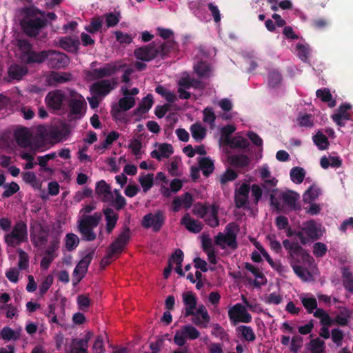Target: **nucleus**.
I'll return each instance as SVG.
<instances>
[{
	"label": "nucleus",
	"mask_w": 353,
	"mask_h": 353,
	"mask_svg": "<svg viewBox=\"0 0 353 353\" xmlns=\"http://www.w3.org/2000/svg\"><path fill=\"white\" fill-rule=\"evenodd\" d=\"M291 267L296 275L304 281H307L308 278L311 276L310 272L301 265H291Z\"/></svg>",
	"instance_id": "nucleus-55"
},
{
	"label": "nucleus",
	"mask_w": 353,
	"mask_h": 353,
	"mask_svg": "<svg viewBox=\"0 0 353 353\" xmlns=\"http://www.w3.org/2000/svg\"><path fill=\"white\" fill-rule=\"evenodd\" d=\"M183 258V252L181 249H176L168 259V262L172 265L173 263H175L176 265H182Z\"/></svg>",
	"instance_id": "nucleus-62"
},
{
	"label": "nucleus",
	"mask_w": 353,
	"mask_h": 353,
	"mask_svg": "<svg viewBox=\"0 0 353 353\" xmlns=\"http://www.w3.org/2000/svg\"><path fill=\"white\" fill-rule=\"evenodd\" d=\"M117 41L121 44H130L132 42L130 34L117 30L114 32Z\"/></svg>",
	"instance_id": "nucleus-64"
},
{
	"label": "nucleus",
	"mask_w": 353,
	"mask_h": 353,
	"mask_svg": "<svg viewBox=\"0 0 353 353\" xmlns=\"http://www.w3.org/2000/svg\"><path fill=\"white\" fill-rule=\"evenodd\" d=\"M0 335L1 337L6 341H16L19 339V335L10 327H4L0 332Z\"/></svg>",
	"instance_id": "nucleus-57"
},
{
	"label": "nucleus",
	"mask_w": 353,
	"mask_h": 353,
	"mask_svg": "<svg viewBox=\"0 0 353 353\" xmlns=\"http://www.w3.org/2000/svg\"><path fill=\"white\" fill-rule=\"evenodd\" d=\"M95 190L103 201L108 202L112 200L111 188L104 180H101L97 183Z\"/></svg>",
	"instance_id": "nucleus-20"
},
{
	"label": "nucleus",
	"mask_w": 353,
	"mask_h": 353,
	"mask_svg": "<svg viewBox=\"0 0 353 353\" xmlns=\"http://www.w3.org/2000/svg\"><path fill=\"white\" fill-rule=\"evenodd\" d=\"M47 58V50L37 52L32 50L27 54L26 58H23L21 61L27 65H31L33 63H42L46 61Z\"/></svg>",
	"instance_id": "nucleus-19"
},
{
	"label": "nucleus",
	"mask_w": 353,
	"mask_h": 353,
	"mask_svg": "<svg viewBox=\"0 0 353 353\" xmlns=\"http://www.w3.org/2000/svg\"><path fill=\"white\" fill-rule=\"evenodd\" d=\"M94 252V249L92 250L81 259L74 269L73 274L75 275L79 274L80 275H83V276H85L88 271L89 265L93 259Z\"/></svg>",
	"instance_id": "nucleus-18"
},
{
	"label": "nucleus",
	"mask_w": 353,
	"mask_h": 353,
	"mask_svg": "<svg viewBox=\"0 0 353 353\" xmlns=\"http://www.w3.org/2000/svg\"><path fill=\"white\" fill-rule=\"evenodd\" d=\"M290 179L291 180L297 184L301 183L305 176V171L301 167H294L290 170Z\"/></svg>",
	"instance_id": "nucleus-40"
},
{
	"label": "nucleus",
	"mask_w": 353,
	"mask_h": 353,
	"mask_svg": "<svg viewBox=\"0 0 353 353\" xmlns=\"http://www.w3.org/2000/svg\"><path fill=\"white\" fill-rule=\"evenodd\" d=\"M113 85L108 79H102L92 84L90 92L96 95L105 97L108 95L114 88L117 82L112 80Z\"/></svg>",
	"instance_id": "nucleus-14"
},
{
	"label": "nucleus",
	"mask_w": 353,
	"mask_h": 353,
	"mask_svg": "<svg viewBox=\"0 0 353 353\" xmlns=\"http://www.w3.org/2000/svg\"><path fill=\"white\" fill-rule=\"evenodd\" d=\"M268 85L272 88L278 86L282 80V76L278 71H271L268 73Z\"/></svg>",
	"instance_id": "nucleus-54"
},
{
	"label": "nucleus",
	"mask_w": 353,
	"mask_h": 353,
	"mask_svg": "<svg viewBox=\"0 0 353 353\" xmlns=\"http://www.w3.org/2000/svg\"><path fill=\"white\" fill-rule=\"evenodd\" d=\"M106 337V334H99L93 345V350L95 353H104V339Z\"/></svg>",
	"instance_id": "nucleus-58"
},
{
	"label": "nucleus",
	"mask_w": 353,
	"mask_h": 353,
	"mask_svg": "<svg viewBox=\"0 0 353 353\" xmlns=\"http://www.w3.org/2000/svg\"><path fill=\"white\" fill-rule=\"evenodd\" d=\"M59 243L60 233L59 232H52L51 234V240L50 241V244L45 251V254L56 258L57 254L55 252L59 248Z\"/></svg>",
	"instance_id": "nucleus-29"
},
{
	"label": "nucleus",
	"mask_w": 353,
	"mask_h": 353,
	"mask_svg": "<svg viewBox=\"0 0 353 353\" xmlns=\"http://www.w3.org/2000/svg\"><path fill=\"white\" fill-rule=\"evenodd\" d=\"M277 180L275 178L266 179L263 180L262 188L265 194L273 193L275 191L274 188L276 185Z\"/></svg>",
	"instance_id": "nucleus-60"
},
{
	"label": "nucleus",
	"mask_w": 353,
	"mask_h": 353,
	"mask_svg": "<svg viewBox=\"0 0 353 353\" xmlns=\"http://www.w3.org/2000/svg\"><path fill=\"white\" fill-rule=\"evenodd\" d=\"M21 13L23 17L21 26L23 32L31 37H37L40 31L48 26L46 12L30 6L21 8Z\"/></svg>",
	"instance_id": "nucleus-1"
},
{
	"label": "nucleus",
	"mask_w": 353,
	"mask_h": 353,
	"mask_svg": "<svg viewBox=\"0 0 353 353\" xmlns=\"http://www.w3.org/2000/svg\"><path fill=\"white\" fill-rule=\"evenodd\" d=\"M302 230L312 241H316L321 236L320 228L316 222L314 220L308 221L303 224Z\"/></svg>",
	"instance_id": "nucleus-17"
},
{
	"label": "nucleus",
	"mask_w": 353,
	"mask_h": 353,
	"mask_svg": "<svg viewBox=\"0 0 353 353\" xmlns=\"http://www.w3.org/2000/svg\"><path fill=\"white\" fill-rule=\"evenodd\" d=\"M257 249L274 270H275L279 273H283L285 271V268L281 264V263L280 261H274L273 259L270 256V254L262 245H259V247H257Z\"/></svg>",
	"instance_id": "nucleus-30"
},
{
	"label": "nucleus",
	"mask_w": 353,
	"mask_h": 353,
	"mask_svg": "<svg viewBox=\"0 0 353 353\" xmlns=\"http://www.w3.org/2000/svg\"><path fill=\"white\" fill-rule=\"evenodd\" d=\"M224 143L232 149H246L250 146L248 140L241 136L228 138Z\"/></svg>",
	"instance_id": "nucleus-26"
},
{
	"label": "nucleus",
	"mask_w": 353,
	"mask_h": 353,
	"mask_svg": "<svg viewBox=\"0 0 353 353\" xmlns=\"http://www.w3.org/2000/svg\"><path fill=\"white\" fill-rule=\"evenodd\" d=\"M79 42L77 39L71 37H63L59 40L60 47L68 52H74L77 50Z\"/></svg>",
	"instance_id": "nucleus-37"
},
{
	"label": "nucleus",
	"mask_w": 353,
	"mask_h": 353,
	"mask_svg": "<svg viewBox=\"0 0 353 353\" xmlns=\"http://www.w3.org/2000/svg\"><path fill=\"white\" fill-rule=\"evenodd\" d=\"M70 353H88V347L78 341V338H75L71 341Z\"/></svg>",
	"instance_id": "nucleus-49"
},
{
	"label": "nucleus",
	"mask_w": 353,
	"mask_h": 353,
	"mask_svg": "<svg viewBox=\"0 0 353 353\" xmlns=\"http://www.w3.org/2000/svg\"><path fill=\"white\" fill-rule=\"evenodd\" d=\"M79 243V239L75 234L68 233L65 237V246L68 251L74 250Z\"/></svg>",
	"instance_id": "nucleus-42"
},
{
	"label": "nucleus",
	"mask_w": 353,
	"mask_h": 353,
	"mask_svg": "<svg viewBox=\"0 0 353 353\" xmlns=\"http://www.w3.org/2000/svg\"><path fill=\"white\" fill-rule=\"evenodd\" d=\"M321 194V190L315 186H310L303 194V200L305 203H311Z\"/></svg>",
	"instance_id": "nucleus-39"
},
{
	"label": "nucleus",
	"mask_w": 353,
	"mask_h": 353,
	"mask_svg": "<svg viewBox=\"0 0 353 353\" xmlns=\"http://www.w3.org/2000/svg\"><path fill=\"white\" fill-rule=\"evenodd\" d=\"M203 122L208 123L210 125V128H213L215 125L214 122L216 119V117L213 111V109L211 107H206L203 110Z\"/></svg>",
	"instance_id": "nucleus-47"
},
{
	"label": "nucleus",
	"mask_w": 353,
	"mask_h": 353,
	"mask_svg": "<svg viewBox=\"0 0 353 353\" xmlns=\"http://www.w3.org/2000/svg\"><path fill=\"white\" fill-rule=\"evenodd\" d=\"M325 343L319 338L312 339L307 344V348L311 350L312 353H318L325 351Z\"/></svg>",
	"instance_id": "nucleus-46"
},
{
	"label": "nucleus",
	"mask_w": 353,
	"mask_h": 353,
	"mask_svg": "<svg viewBox=\"0 0 353 353\" xmlns=\"http://www.w3.org/2000/svg\"><path fill=\"white\" fill-rule=\"evenodd\" d=\"M281 199H282L283 203L288 207L289 209L293 210H297L301 208V207L296 205V201L299 199V194L293 191L290 192H283L281 194Z\"/></svg>",
	"instance_id": "nucleus-23"
},
{
	"label": "nucleus",
	"mask_w": 353,
	"mask_h": 353,
	"mask_svg": "<svg viewBox=\"0 0 353 353\" xmlns=\"http://www.w3.org/2000/svg\"><path fill=\"white\" fill-rule=\"evenodd\" d=\"M192 137L196 142H201L206 136L207 130L200 123H195L190 127Z\"/></svg>",
	"instance_id": "nucleus-36"
},
{
	"label": "nucleus",
	"mask_w": 353,
	"mask_h": 353,
	"mask_svg": "<svg viewBox=\"0 0 353 353\" xmlns=\"http://www.w3.org/2000/svg\"><path fill=\"white\" fill-rule=\"evenodd\" d=\"M343 285L349 292L353 293V274L348 267L341 268Z\"/></svg>",
	"instance_id": "nucleus-31"
},
{
	"label": "nucleus",
	"mask_w": 353,
	"mask_h": 353,
	"mask_svg": "<svg viewBox=\"0 0 353 353\" xmlns=\"http://www.w3.org/2000/svg\"><path fill=\"white\" fill-rule=\"evenodd\" d=\"M303 337L299 335L294 336L291 340L290 350L293 353H298L303 345Z\"/></svg>",
	"instance_id": "nucleus-63"
},
{
	"label": "nucleus",
	"mask_w": 353,
	"mask_h": 353,
	"mask_svg": "<svg viewBox=\"0 0 353 353\" xmlns=\"http://www.w3.org/2000/svg\"><path fill=\"white\" fill-rule=\"evenodd\" d=\"M153 105V98L152 94H149L143 97L139 104L138 107L134 110V114H145L148 112Z\"/></svg>",
	"instance_id": "nucleus-33"
},
{
	"label": "nucleus",
	"mask_w": 353,
	"mask_h": 353,
	"mask_svg": "<svg viewBox=\"0 0 353 353\" xmlns=\"http://www.w3.org/2000/svg\"><path fill=\"white\" fill-rule=\"evenodd\" d=\"M101 219V214L95 212L92 215H84L79 222L78 230L82 239L87 241L96 239L97 235L94 228H97Z\"/></svg>",
	"instance_id": "nucleus-3"
},
{
	"label": "nucleus",
	"mask_w": 353,
	"mask_h": 353,
	"mask_svg": "<svg viewBox=\"0 0 353 353\" xmlns=\"http://www.w3.org/2000/svg\"><path fill=\"white\" fill-rule=\"evenodd\" d=\"M18 46L21 51L20 56L21 61L26 58L27 54L32 50V44L26 39H19L18 41Z\"/></svg>",
	"instance_id": "nucleus-51"
},
{
	"label": "nucleus",
	"mask_w": 353,
	"mask_h": 353,
	"mask_svg": "<svg viewBox=\"0 0 353 353\" xmlns=\"http://www.w3.org/2000/svg\"><path fill=\"white\" fill-rule=\"evenodd\" d=\"M65 96L61 90L50 92L46 97V102L48 108L59 110L62 108Z\"/></svg>",
	"instance_id": "nucleus-15"
},
{
	"label": "nucleus",
	"mask_w": 353,
	"mask_h": 353,
	"mask_svg": "<svg viewBox=\"0 0 353 353\" xmlns=\"http://www.w3.org/2000/svg\"><path fill=\"white\" fill-rule=\"evenodd\" d=\"M14 136L17 144L22 148L28 147L30 145L31 134L26 128L17 129L14 132Z\"/></svg>",
	"instance_id": "nucleus-21"
},
{
	"label": "nucleus",
	"mask_w": 353,
	"mask_h": 353,
	"mask_svg": "<svg viewBox=\"0 0 353 353\" xmlns=\"http://www.w3.org/2000/svg\"><path fill=\"white\" fill-rule=\"evenodd\" d=\"M200 332L192 325H187L177 330L174 336V342L179 346H183L186 342V339L194 340L198 339Z\"/></svg>",
	"instance_id": "nucleus-10"
},
{
	"label": "nucleus",
	"mask_w": 353,
	"mask_h": 353,
	"mask_svg": "<svg viewBox=\"0 0 353 353\" xmlns=\"http://www.w3.org/2000/svg\"><path fill=\"white\" fill-rule=\"evenodd\" d=\"M313 141L314 144L321 150H324L328 148L329 141L327 137L321 131H319L314 137Z\"/></svg>",
	"instance_id": "nucleus-41"
},
{
	"label": "nucleus",
	"mask_w": 353,
	"mask_h": 353,
	"mask_svg": "<svg viewBox=\"0 0 353 353\" xmlns=\"http://www.w3.org/2000/svg\"><path fill=\"white\" fill-rule=\"evenodd\" d=\"M155 92L163 97L168 102L174 103L176 100V95L170 90L165 88L163 85H157Z\"/></svg>",
	"instance_id": "nucleus-43"
},
{
	"label": "nucleus",
	"mask_w": 353,
	"mask_h": 353,
	"mask_svg": "<svg viewBox=\"0 0 353 353\" xmlns=\"http://www.w3.org/2000/svg\"><path fill=\"white\" fill-rule=\"evenodd\" d=\"M200 169L205 176H210L214 170L213 161L209 157H202L199 160Z\"/></svg>",
	"instance_id": "nucleus-35"
},
{
	"label": "nucleus",
	"mask_w": 353,
	"mask_h": 353,
	"mask_svg": "<svg viewBox=\"0 0 353 353\" xmlns=\"http://www.w3.org/2000/svg\"><path fill=\"white\" fill-rule=\"evenodd\" d=\"M181 224L188 231L194 234L199 233L203 229V224L199 221L192 218L189 213L185 214L182 217Z\"/></svg>",
	"instance_id": "nucleus-16"
},
{
	"label": "nucleus",
	"mask_w": 353,
	"mask_h": 353,
	"mask_svg": "<svg viewBox=\"0 0 353 353\" xmlns=\"http://www.w3.org/2000/svg\"><path fill=\"white\" fill-rule=\"evenodd\" d=\"M327 251V247L323 243L317 242L315 243L313 245V254L317 258L323 257L325 256Z\"/></svg>",
	"instance_id": "nucleus-59"
},
{
	"label": "nucleus",
	"mask_w": 353,
	"mask_h": 353,
	"mask_svg": "<svg viewBox=\"0 0 353 353\" xmlns=\"http://www.w3.org/2000/svg\"><path fill=\"white\" fill-rule=\"evenodd\" d=\"M228 161L233 167L244 168L249 165L250 159L245 154H234L228 157Z\"/></svg>",
	"instance_id": "nucleus-28"
},
{
	"label": "nucleus",
	"mask_w": 353,
	"mask_h": 353,
	"mask_svg": "<svg viewBox=\"0 0 353 353\" xmlns=\"http://www.w3.org/2000/svg\"><path fill=\"white\" fill-rule=\"evenodd\" d=\"M282 244L288 251L290 265H310L314 261L312 256L298 242H292L289 239H285Z\"/></svg>",
	"instance_id": "nucleus-2"
},
{
	"label": "nucleus",
	"mask_w": 353,
	"mask_h": 353,
	"mask_svg": "<svg viewBox=\"0 0 353 353\" xmlns=\"http://www.w3.org/2000/svg\"><path fill=\"white\" fill-rule=\"evenodd\" d=\"M237 329L245 341H254L256 339V335L250 326L241 325Z\"/></svg>",
	"instance_id": "nucleus-48"
},
{
	"label": "nucleus",
	"mask_w": 353,
	"mask_h": 353,
	"mask_svg": "<svg viewBox=\"0 0 353 353\" xmlns=\"http://www.w3.org/2000/svg\"><path fill=\"white\" fill-rule=\"evenodd\" d=\"M122 68L121 65L117 63H108L103 67L94 68L91 72V76L94 79H101L104 77H109L116 74Z\"/></svg>",
	"instance_id": "nucleus-13"
},
{
	"label": "nucleus",
	"mask_w": 353,
	"mask_h": 353,
	"mask_svg": "<svg viewBox=\"0 0 353 353\" xmlns=\"http://www.w3.org/2000/svg\"><path fill=\"white\" fill-rule=\"evenodd\" d=\"M183 301L185 305V316H189L194 314V310L196 308V298L192 292L183 293Z\"/></svg>",
	"instance_id": "nucleus-22"
},
{
	"label": "nucleus",
	"mask_w": 353,
	"mask_h": 353,
	"mask_svg": "<svg viewBox=\"0 0 353 353\" xmlns=\"http://www.w3.org/2000/svg\"><path fill=\"white\" fill-rule=\"evenodd\" d=\"M157 40L153 41L149 44L137 48L134 51V57L142 61L149 62L159 57V51L157 48Z\"/></svg>",
	"instance_id": "nucleus-8"
},
{
	"label": "nucleus",
	"mask_w": 353,
	"mask_h": 353,
	"mask_svg": "<svg viewBox=\"0 0 353 353\" xmlns=\"http://www.w3.org/2000/svg\"><path fill=\"white\" fill-rule=\"evenodd\" d=\"M50 228L41 223L36 222L30 226L31 241L34 247L42 248L48 242Z\"/></svg>",
	"instance_id": "nucleus-6"
},
{
	"label": "nucleus",
	"mask_w": 353,
	"mask_h": 353,
	"mask_svg": "<svg viewBox=\"0 0 353 353\" xmlns=\"http://www.w3.org/2000/svg\"><path fill=\"white\" fill-rule=\"evenodd\" d=\"M166 216L165 212L158 210L154 213H148L143 216L141 226L145 229L152 228L153 232H158L165 224Z\"/></svg>",
	"instance_id": "nucleus-7"
},
{
	"label": "nucleus",
	"mask_w": 353,
	"mask_h": 353,
	"mask_svg": "<svg viewBox=\"0 0 353 353\" xmlns=\"http://www.w3.org/2000/svg\"><path fill=\"white\" fill-rule=\"evenodd\" d=\"M47 56L46 61L50 68H64L70 62L69 57L65 54L54 50H48Z\"/></svg>",
	"instance_id": "nucleus-9"
},
{
	"label": "nucleus",
	"mask_w": 353,
	"mask_h": 353,
	"mask_svg": "<svg viewBox=\"0 0 353 353\" xmlns=\"http://www.w3.org/2000/svg\"><path fill=\"white\" fill-rule=\"evenodd\" d=\"M53 283V276L50 274L45 277L44 280L39 285V294L43 296Z\"/></svg>",
	"instance_id": "nucleus-61"
},
{
	"label": "nucleus",
	"mask_w": 353,
	"mask_h": 353,
	"mask_svg": "<svg viewBox=\"0 0 353 353\" xmlns=\"http://www.w3.org/2000/svg\"><path fill=\"white\" fill-rule=\"evenodd\" d=\"M316 95L320 98L323 102L328 103L330 108H334L336 105V101L333 99L332 95L328 88L319 89L316 92Z\"/></svg>",
	"instance_id": "nucleus-34"
},
{
	"label": "nucleus",
	"mask_w": 353,
	"mask_h": 353,
	"mask_svg": "<svg viewBox=\"0 0 353 353\" xmlns=\"http://www.w3.org/2000/svg\"><path fill=\"white\" fill-rule=\"evenodd\" d=\"M135 105V99L132 97L125 96L119 101V107L123 111H128Z\"/></svg>",
	"instance_id": "nucleus-50"
},
{
	"label": "nucleus",
	"mask_w": 353,
	"mask_h": 353,
	"mask_svg": "<svg viewBox=\"0 0 353 353\" xmlns=\"http://www.w3.org/2000/svg\"><path fill=\"white\" fill-rule=\"evenodd\" d=\"M228 316L234 323L243 322L248 323L252 321V316L248 312L245 306L241 303H236L228 310Z\"/></svg>",
	"instance_id": "nucleus-11"
},
{
	"label": "nucleus",
	"mask_w": 353,
	"mask_h": 353,
	"mask_svg": "<svg viewBox=\"0 0 353 353\" xmlns=\"http://www.w3.org/2000/svg\"><path fill=\"white\" fill-rule=\"evenodd\" d=\"M28 240L27 225L23 221H17L10 233L5 235V241L10 247L16 248Z\"/></svg>",
	"instance_id": "nucleus-5"
},
{
	"label": "nucleus",
	"mask_w": 353,
	"mask_h": 353,
	"mask_svg": "<svg viewBox=\"0 0 353 353\" xmlns=\"http://www.w3.org/2000/svg\"><path fill=\"white\" fill-rule=\"evenodd\" d=\"M106 221V231L108 233H111L114 228L119 219V215L114 212L112 208H108L103 210Z\"/></svg>",
	"instance_id": "nucleus-27"
},
{
	"label": "nucleus",
	"mask_w": 353,
	"mask_h": 353,
	"mask_svg": "<svg viewBox=\"0 0 353 353\" xmlns=\"http://www.w3.org/2000/svg\"><path fill=\"white\" fill-rule=\"evenodd\" d=\"M68 105L69 108V114L72 116L74 119H79L84 116L87 104L81 95H79L78 98L69 99L68 101Z\"/></svg>",
	"instance_id": "nucleus-12"
},
{
	"label": "nucleus",
	"mask_w": 353,
	"mask_h": 353,
	"mask_svg": "<svg viewBox=\"0 0 353 353\" xmlns=\"http://www.w3.org/2000/svg\"><path fill=\"white\" fill-rule=\"evenodd\" d=\"M157 48L159 57L161 59H165L171 51L175 50L177 48V43L174 40H168L163 43L157 40Z\"/></svg>",
	"instance_id": "nucleus-24"
},
{
	"label": "nucleus",
	"mask_w": 353,
	"mask_h": 353,
	"mask_svg": "<svg viewBox=\"0 0 353 353\" xmlns=\"http://www.w3.org/2000/svg\"><path fill=\"white\" fill-rule=\"evenodd\" d=\"M139 182L140 183L143 190L144 192H148L154 184V174H148L146 175L143 174L139 179Z\"/></svg>",
	"instance_id": "nucleus-44"
},
{
	"label": "nucleus",
	"mask_w": 353,
	"mask_h": 353,
	"mask_svg": "<svg viewBox=\"0 0 353 353\" xmlns=\"http://www.w3.org/2000/svg\"><path fill=\"white\" fill-rule=\"evenodd\" d=\"M105 19V23L108 28L114 27L117 26L120 19H121V14L120 12H108L105 13L103 16Z\"/></svg>",
	"instance_id": "nucleus-45"
},
{
	"label": "nucleus",
	"mask_w": 353,
	"mask_h": 353,
	"mask_svg": "<svg viewBox=\"0 0 353 353\" xmlns=\"http://www.w3.org/2000/svg\"><path fill=\"white\" fill-rule=\"evenodd\" d=\"M103 20L101 17L93 18L89 26L85 27L86 31L94 34L98 32L102 27Z\"/></svg>",
	"instance_id": "nucleus-56"
},
{
	"label": "nucleus",
	"mask_w": 353,
	"mask_h": 353,
	"mask_svg": "<svg viewBox=\"0 0 353 353\" xmlns=\"http://www.w3.org/2000/svg\"><path fill=\"white\" fill-rule=\"evenodd\" d=\"M28 71L26 66L13 64L8 69V75L13 79L20 80L28 73Z\"/></svg>",
	"instance_id": "nucleus-32"
},
{
	"label": "nucleus",
	"mask_w": 353,
	"mask_h": 353,
	"mask_svg": "<svg viewBox=\"0 0 353 353\" xmlns=\"http://www.w3.org/2000/svg\"><path fill=\"white\" fill-rule=\"evenodd\" d=\"M219 205L215 203L210 205L209 212L205 219V221L211 228H216L219 225Z\"/></svg>",
	"instance_id": "nucleus-25"
},
{
	"label": "nucleus",
	"mask_w": 353,
	"mask_h": 353,
	"mask_svg": "<svg viewBox=\"0 0 353 353\" xmlns=\"http://www.w3.org/2000/svg\"><path fill=\"white\" fill-rule=\"evenodd\" d=\"M301 301L309 314L314 312V310L317 307V301L314 297L301 298Z\"/></svg>",
	"instance_id": "nucleus-53"
},
{
	"label": "nucleus",
	"mask_w": 353,
	"mask_h": 353,
	"mask_svg": "<svg viewBox=\"0 0 353 353\" xmlns=\"http://www.w3.org/2000/svg\"><path fill=\"white\" fill-rule=\"evenodd\" d=\"M130 237L131 230L129 227L125 226L118 237L110 244L107 254L102 261H105L106 264H108L110 263L109 261L114 255L121 254L128 243Z\"/></svg>",
	"instance_id": "nucleus-4"
},
{
	"label": "nucleus",
	"mask_w": 353,
	"mask_h": 353,
	"mask_svg": "<svg viewBox=\"0 0 353 353\" xmlns=\"http://www.w3.org/2000/svg\"><path fill=\"white\" fill-rule=\"evenodd\" d=\"M194 72L201 78H208L210 76L211 68L208 63L206 61H199L194 66Z\"/></svg>",
	"instance_id": "nucleus-38"
},
{
	"label": "nucleus",
	"mask_w": 353,
	"mask_h": 353,
	"mask_svg": "<svg viewBox=\"0 0 353 353\" xmlns=\"http://www.w3.org/2000/svg\"><path fill=\"white\" fill-rule=\"evenodd\" d=\"M209 208L210 205L203 204L201 203H198L194 205L193 208V212L199 217L201 219H205L209 212Z\"/></svg>",
	"instance_id": "nucleus-52"
}]
</instances>
